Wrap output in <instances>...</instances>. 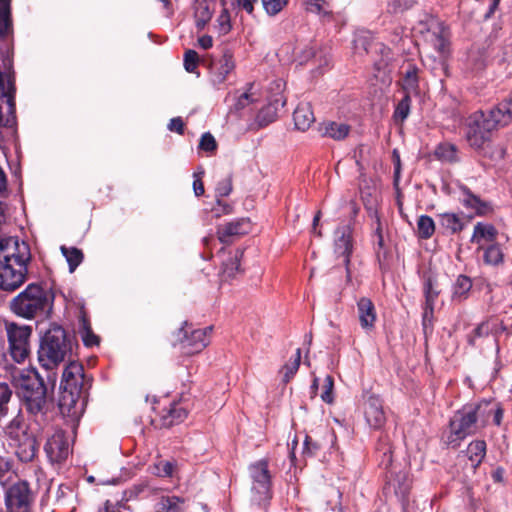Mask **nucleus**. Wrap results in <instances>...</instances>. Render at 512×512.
Returning <instances> with one entry per match:
<instances>
[{
    "label": "nucleus",
    "mask_w": 512,
    "mask_h": 512,
    "mask_svg": "<svg viewBox=\"0 0 512 512\" xmlns=\"http://www.w3.org/2000/svg\"><path fill=\"white\" fill-rule=\"evenodd\" d=\"M354 50L357 53H369L373 44L372 36L369 33H360L356 35L354 41Z\"/></svg>",
    "instance_id": "nucleus-47"
},
{
    "label": "nucleus",
    "mask_w": 512,
    "mask_h": 512,
    "mask_svg": "<svg viewBox=\"0 0 512 512\" xmlns=\"http://www.w3.org/2000/svg\"><path fill=\"white\" fill-rule=\"evenodd\" d=\"M78 334L86 347L98 346L100 344V337L93 332L90 320L84 308H81L79 314Z\"/></svg>",
    "instance_id": "nucleus-23"
},
{
    "label": "nucleus",
    "mask_w": 512,
    "mask_h": 512,
    "mask_svg": "<svg viewBox=\"0 0 512 512\" xmlns=\"http://www.w3.org/2000/svg\"><path fill=\"white\" fill-rule=\"evenodd\" d=\"M353 228L351 224L339 225L334 232V251L342 256L347 275H350V256L353 252Z\"/></svg>",
    "instance_id": "nucleus-13"
},
{
    "label": "nucleus",
    "mask_w": 512,
    "mask_h": 512,
    "mask_svg": "<svg viewBox=\"0 0 512 512\" xmlns=\"http://www.w3.org/2000/svg\"><path fill=\"white\" fill-rule=\"evenodd\" d=\"M411 97L410 94L404 93L403 98L397 104L394 111V118L396 121L403 122L410 113Z\"/></svg>",
    "instance_id": "nucleus-46"
},
{
    "label": "nucleus",
    "mask_w": 512,
    "mask_h": 512,
    "mask_svg": "<svg viewBox=\"0 0 512 512\" xmlns=\"http://www.w3.org/2000/svg\"><path fill=\"white\" fill-rule=\"evenodd\" d=\"M460 190L462 192L460 202L466 209L474 210L479 216L486 215L491 211L490 204L473 194L468 187L462 185Z\"/></svg>",
    "instance_id": "nucleus-22"
},
{
    "label": "nucleus",
    "mask_w": 512,
    "mask_h": 512,
    "mask_svg": "<svg viewBox=\"0 0 512 512\" xmlns=\"http://www.w3.org/2000/svg\"><path fill=\"white\" fill-rule=\"evenodd\" d=\"M435 156L438 160L447 163L459 161L457 146L449 142L440 143L435 149Z\"/></svg>",
    "instance_id": "nucleus-34"
},
{
    "label": "nucleus",
    "mask_w": 512,
    "mask_h": 512,
    "mask_svg": "<svg viewBox=\"0 0 512 512\" xmlns=\"http://www.w3.org/2000/svg\"><path fill=\"white\" fill-rule=\"evenodd\" d=\"M318 449V443L312 441V439L309 436H306L303 444V453L308 456H313Z\"/></svg>",
    "instance_id": "nucleus-60"
},
{
    "label": "nucleus",
    "mask_w": 512,
    "mask_h": 512,
    "mask_svg": "<svg viewBox=\"0 0 512 512\" xmlns=\"http://www.w3.org/2000/svg\"><path fill=\"white\" fill-rule=\"evenodd\" d=\"M189 404L186 399L173 401L168 407L162 409L160 414V425L169 428L173 425L182 423L188 416Z\"/></svg>",
    "instance_id": "nucleus-16"
},
{
    "label": "nucleus",
    "mask_w": 512,
    "mask_h": 512,
    "mask_svg": "<svg viewBox=\"0 0 512 512\" xmlns=\"http://www.w3.org/2000/svg\"><path fill=\"white\" fill-rule=\"evenodd\" d=\"M18 394L30 418L38 425L46 422L53 408L44 378L36 370L21 374L17 380Z\"/></svg>",
    "instance_id": "nucleus-3"
},
{
    "label": "nucleus",
    "mask_w": 512,
    "mask_h": 512,
    "mask_svg": "<svg viewBox=\"0 0 512 512\" xmlns=\"http://www.w3.org/2000/svg\"><path fill=\"white\" fill-rule=\"evenodd\" d=\"M13 390L11 386L0 381V424L9 414V405L12 401Z\"/></svg>",
    "instance_id": "nucleus-36"
},
{
    "label": "nucleus",
    "mask_w": 512,
    "mask_h": 512,
    "mask_svg": "<svg viewBox=\"0 0 512 512\" xmlns=\"http://www.w3.org/2000/svg\"><path fill=\"white\" fill-rule=\"evenodd\" d=\"M15 114V85L14 81L0 71V149L4 136L2 129L10 124V117Z\"/></svg>",
    "instance_id": "nucleus-12"
},
{
    "label": "nucleus",
    "mask_w": 512,
    "mask_h": 512,
    "mask_svg": "<svg viewBox=\"0 0 512 512\" xmlns=\"http://www.w3.org/2000/svg\"><path fill=\"white\" fill-rule=\"evenodd\" d=\"M199 57L196 51L187 50L184 54V67L187 72L194 73L197 69Z\"/></svg>",
    "instance_id": "nucleus-52"
},
{
    "label": "nucleus",
    "mask_w": 512,
    "mask_h": 512,
    "mask_svg": "<svg viewBox=\"0 0 512 512\" xmlns=\"http://www.w3.org/2000/svg\"><path fill=\"white\" fill-rule=\"evenodd\" d=\"M219 32L221 34H227L231 30L230 16L228 11L224 9L218 17Z\"/></svg>",
    "instance_id": "nucleus-58"
},
{
    "label": "nucleus",
    "mask_w": 512,
    "mask_h": 512,
    "mask_svg": "<svg viewBox=\"0 0 512 512\" xmlns=\"http://www.w3.org/2000/svg\"><path fill=\"white\" fill-rule=\"evenodd\" d=\"M232 191V177L229 175L217 183L216 195L217 197H226Z\"/></svg>",
    "instance_id": "nucleus-55"
},
{
    "label": "nucleus",
    "mask_w": 512,
    "mask_h": 512,
    "mask_svg": "<svg viewBox=\"0 0 512 512\" xmlns=\"http://www.w3.org/2000/svg\"><path fill=\"white\" fill-rule=\"evenodd\" d=\"M442 27L441 23L433 16L424 14L423 18L418 21V30L420 33L427 34V38L437 33L438 29Z\"/></svg>",
    "instance_id": "nucleus-41"
},
{
    "label": "nucleus",
    "mask_w": 512,
    "mask_h": 512,
    "mask_svg": "<svg viewBox=\"0 0 512 512\" xmlns=\"http://www.w3.org/2000/svg\"><path fill=\"white\" fill-rule=\"evenodd\" d=\"M357 315L360 326L366 332H371L375 328L377 313L374 303L370 298L361 297L357 301Z\"/></svg>",
    "instance_id": "nucleus-19"
},
{
    "label": "nucleus",
    "mask_w": 512,
    "mask_h": 512,
    "mask_svg": "<svg viewBox=\"0 0 512 512\" xmlns=\"http://www.w3.org/2000/svg\"><path fill=\"white\" fill-rule=\"evenodd\" d=\"M333 387L334 380L331 375H327L323 383V391L321 393V399L328 404L333 402Z\"/></svg>",
    "instance_id": "nucleus-53"
},
{
    "label": "nucleus",
    "mask_w": 512,
    "mask_h": 512,
    "mask_svg": "<svg viewBox=\"0 0 512 512\" xmlns=\"http://www.w3.org/2000/svg\"><path fill=\"white\" fill-rule=\"evenodd\" d=\"M235 62L230 51L226 50L222 57L216 61L211 68L212 81L214 84H222L227 76L234 70Z\"/></svg>",
    "instance_id": "nucleus-20"
},
{
    "label": "nucleus",
    "mask_w": 512,
    "mask_h": 512,
    "mask_svg": "<svg viewBox=\"0 0 512 512\" xmlns=\"http://www.w3.org/2000/svg\"><path fill=\"white\" fill-rule=\"evenodd\" d=\"M249 474L252 479L251 491L254 500L262 504L272 497L271 475L266 460H259L249 466Z\"/></svg>",
    "instance_id": "nucleus-11"
},
{
    "label": "nucleus",
    "mask_w": 512,
    "mask_h": 512,
    "mask_svg": "<svg viewBox=\"0 0 512 512\" xmlns=\"http://www.w3.org/2000/svg\"><path fill=\"white\" fill-rule=\"evenodd\" d=\"M472 287V282L469 277L460 275L458 276L455 286H454V295L455 296H464Z\"/></svg>",
    "instance_id": "nucleus-50"
},
{
    "label": "nucleus",
    "mask_w": 512,
    "mask_h": 512,
    "mask_svg": "<svg viewBox=\"0 0 512 512\" xmlns=\"http://www.w3.org/2000/svg\"><path fill=\"white\" fill-rule=\"evenodd\" d=\"M486 454V443L483 440L471 442L467 447V455L473 467H477Z\"/></svg>",
    "instance_id": "nucleus-35"
},
{
    "label": "nucleus",
    "mask_w": 512,
    "mask_h": 512,
    "mask_svg": "<svg viewBox=\"0 0 512 512\" xmlns=\"http://www.w3.org/2000/svg\"><path fill=\"white\" fill-rule=\"evenodd\" d=\"M36 492L27 480L11 483L4 492L5 512H33Z\"/></svg>",
    "instance_id": "nucleus-9"
},
{
    "label": "nucleus",
    "mask_w": 512,
    "mask_h": 512,
    "mask_svg": "<svg viewBox=\"0 0 512 512\" xmlns=\"http://www.w3.org/2000/svg\"><path fill=\"white\" fill-rule=\"evenodd\" d=\"M250 97L251 95L248 91L242 93L235 103V109L241 110L245 108L251 102Z\"/></svg>",
    "instance_id": "nucleus-63"
},
{
    "label": "nucleus",
    "mask_w": 512,
    "mask_h": 512,
    "mask_svg": "<svg viewBox=\"0 0 512 512\" xmlns=\"http://www.w3.org/2000/svg\"><path fill=\"white\" fill-rule=\"evenodd\" d=\"M155 512H185V500L178 496H162L155 505Z\"/></svg>",
    "instance_id": "nucleus-30"
},
{
    "label": "nucleus",
    "mask_w": 512,
    "mask_h": 512,
    "mask_svg": "<svg viewBox=\"0 0 512 512\" xmlns=\"http://www.w3.org/2000/svg\"><path fill=\"white\" fill-rule=\"evenodd\" d=\"M4 328L10 356L15 362L23 363L30 354L32 327L29 325H20L13 321H5Z\"/></svg>",
    "instance_id": "nucleus-8"
},
{
    "label": "nucleus",
    "mask_w": 512,
    "mask_h": 512,
    "mask_svg": "<svg viewBox=\"0 0 512 512\" xmlns=\"http://www.w3.org/2000/svg\"><path fill=\"white\" fill-rule=\"evenodd\" d=\"M13 441L17 445L16 455L21 462L29 463L35 460L40 447L38 432H24Z\"/></svg>",
    "instance_id": "nucleus-15"
},
{
    "label": "nucleus",
    "mask_w": 512,
    "mask_h": 512,
    "mask_svg": "<svg viewBox=\"0 0 512 512\" xmlns=\"http://www.w3.org/2000/svg\"><path fill=\"white\" fill-rule=\"evenodd\" d=\"M12 33L11 0H0V37L4 39Z\"/></svg>",
    "instance_id": "nucleus-29"
},
{
    "label": "nucleus",
    "mask_w": 512,
    "mask_h": 512,
    "mask_svg": "<svg viewBox=\"0 0 512 512\" xmlns=\"http://www.w3.org/2000/svg\"><path fill=\"white\" fill-rule=\"evenodd\" d=\"M420 69L411 61L405 62L401 67V86L404 93H417L419 89Z\"/></svg>",
    "instance_id": "nucleus-21"
},
{
    "label": "nucleus",
    "mask_w": 512,
    "mask_h": 512,
    "mask_svg": "<svg viewBox=\"0 0 512 512\" xmlns=\"http://www.w3.org/2000/svg\"><path fill=\"white\" fill-rule=\"evenodd\" d=\"M212 326L205 328H193L187 321L178 329L177 337L182 350L187 355H194L201 352L210 343Z\"/></svg>",
    "instance_id": "nucleus-10"
},
{
    "label": "nucleus",
    "mask_w": 512,
    "mask_h": 512,
    "mask_svg": "<svg viewBox=\"0 0 512 512\" xmlns=\"http://www.w3.org/2000/svg\"><path fill=\"white\" fill-rule=\"evenodd\" d=\"M376 452L380 458V466L385 469L392 464V445L387 435H382L377 443Z\"/></svg>",
    "instance_id": "nucleus-33"
},
{
    "label": "nucleus",
    "mask_w": 512,
    "mask_h": 512,
    "mask_svg": "<svg viewBox=\"0 0 512 512\" xmlns=\"http://www.w3.org/2000/svg\"><path fill=\"white\" fill-rule=\"evenodd\" d=\"M177 472V463L175 461L159 460L154 463L152 473L162 478H172Z\"/></svg>",
    "instance_id": "nucleus-37"
},
{
    "label": "nucleus",
    "mask_w": 512,
    "mask_h": 512,
    "mask_svg": "<svg viewBox=\"0 0 512 512\" xmlns=\"http://www.w3.org/2000/svg\"><path fill=\"white\" fill-rule=\"evenodd\" d=\"M14 460L11 457L0 456V481L2 482L6 475L12 471Z\"/></svg>",
    "instance_id": "nucleus-57"
},
{
    "label": "nucleus",
    "mask_w": 512,
    "mask_h": 512,
    "mask_svg": "<svg viewBox=\"0 0 512 512\" xmlns=\"http://www.w3.org/2000/svg\"><path fill=\"white\" fill-rule=\"evenodd\" d=\"M423 290L425 295V303H427L428 308L431 309V306H434L435 300L440 293L435 285V281L431 277H428L425 280Z\"/></svg>",
    "instance_id": "nucleus-49"
},
{
    "label": "nucleus",
    "mask_w": 512,
    "mask_h": 512,
    "mask_svg": "<svg viewBox=\"0 0 512 512\" xmlns=\"http://www.w3.org/2000/svg\"><path fill=\"white\" fill-rule=\"evenodd\" d=\"M196 17H197V20H196L197 27L203 28L206 25V23L209 21L211 14H210L208 8L205 7L203 10H201L199 13H197Z\"/></svg>",
    "instance_id": "nucleus-62"
},
{
    "label": "nucleus",
    "mask_w": 512,
    "mask_h": 512,
    "mask_svg": "<svg viewBox=\"0 0 512 512\" xmlns=\"http://www.w3.org/2000/svg\"><path fill=\"white\" fill-rule=\"evenodd\" d=\"M364 414L366 422L373 429H381L386 422L383 404L378 396L371 395L368 397L364 406Z\"/></svg>",
    "instance_id": "nucleus-18"
},
{
    "label": "nucleus",
    "mask_w": 512,
    "mask_h": 512,
    "mask_svg": "<svg viewBox=\"0 0 512 512\" xmlns=\"http://www.w3.org/2000/svg\"><path fill=\"white\" fill-rule=\"evenodd\" d=\"M497 235V230L493 225L490 224H483V223H477L474 226V232L471 238V241L479 242L481 239L486 240H494V238Z\"/></svg>",
    "instance_id": "nucleus-39"
},
{
    "label": "nucleus",
    "mask_w": 512,
    "mask_h": 512,
    "mask_svg": "<svg viewBox=\"0 0 512 512\" xmlns=\"http://www.w3.org/2000/svg\"><path fill=\"white\" fill-rule=\"evenodd\" d=\"M482 405H466L456 411L450 419V431L446 436V443L453 448L459 446L460 442L467 436L474 435L479 428L485 426L482 418Z\"/></svg>",
    "instance_id": "nucleus-7"
},
{
    "label": "nucleus",
    "mask_w": 512,
    "mask_h": 512,
    "mask_svg": "<svg viewBox=\"0 0 512 512\" xmlns=\"http://www.w3.org/2000/svg\"><path fill=\"white\" fill-rule=\"evenodd\" d=\"M251 223L247 218L231 221L217 228L218 239L221 243L229 245L238 237L249 233Z\"/></svg>",
    "instance_id": "nucleus-17"
},
{
    "label": "nucleus",
    "mask_w": 512,
    "mask_h": 512,
    "mask_svg": "<svg viewBox=\"0 0 512 512\" xmlns=\"http://www.w3.org/2000/svg\"><path fill=\"white\" fill-rule=\"evenodd\" d=\"M5 434L9 439L14 440L21 436L24 432H31L33 429L25 424L24 416L21 410L8 422L4 428Z\"/></svg>",
    "instance_id": "nucleus-28"
},
{
    "label": "nucleus",
    "mask_w": 512,
    "mask_h": 512,
    "mask_svg": "<svg viewBox=\"0 0 512 512\" xmlns=\"http://www.w3.org/2000/svg\"><path fill=\"white\" fill-rule=\"evenodd\" d=\"M44 451L51 463H61L69 455V444L63 430H56L46 441Z\"/></svg>",
    "instance_id": "nucleus-14"
},
{
    "label": "nucleus",
    "mask_w": 512,
    "mask_h": 512,
    "mask_svg": "<svg viewBox=\"0 0 512 512\" xmlns=\"http://www.w3.org/2000/svg\"><path fill=\"white\" fill-rule=\"evenodd\" d=\"M427 40L432 43L435 50H437L439 53L444 54L447 52L449 43L444 34L443 27L438 29L437 33L434 32L432 36H429Z\"/></svg>",
    "instance_id": "nucleus-48"
},
{
    "label": "nucleus",
    "mask_w": 512,
    "mask_h": 512,
    "mask_svg": "<svg viewBox=\"0 0 512 512\" xmlns=\"http://www.w3.org/2000/svg\"><path fill=\"white\" fill-rule=\"evenodd\" d=\"M279 100L264 106L256 115L255 123L258 128H263L274 122L277 118Z\"/></svg>",
    "instance_id": "nucleus-32"
},
{
    "label": "nucleus",
    "mask_w": 512,
    "mask_h": 512,
    "mask_svg": "<svg viewBox=\"0 0 512 512\" xmlns=\"http://www.w3.org/2000/svg\"><path fill=\"white\" fill-rule=\"evenodd\" d=\"M419 237L429 239L435 232V223L430 216L421 215L417 220Z\"/></svg>",
    "instance_id": "nucleus-43"
},
{
    "label": "nucleus",
    "mask_w": 512,
    "mask_h": 512,
    "mask_svg": "<svg viewBox=\"0 0 512 512\" xmlns=\"http://www.w3.org/2000/svg\"><path fill=\"white\" fill-rule=\"evenodd\" d=\"M31 259L28 245L16 238L0 239V289L15 291L27 279Z\"/></svg>",
    "instance_id": "nucleus-1"
},
{
    "label": "nucleus",
    "mask_w": 512,
    "mask_h": 512,
    "mask_svg": "<svg viewBox=\"0 0 512 512\" xmlns=\"http://www.w3.org/2000/svg\"><path fill=\"white\" fill-rule=\"evenodd\" d=\"M295 127L300 131H306L315 122V116L309 103H300L293 113Z\"/></svg>",
    "instance_id": "nucleus-25"
},
{
    "label": "nucleus",
    "mask_w": 512,
    "mask_h": 512,
    "mask_svg": "<svg viewBox=\"0 0 512 512\" xmlns=\"http://www.w3.org/2000/svg\"><path fill=\"white\" fill-rule=\"evenodd\" d=\"M438 223L446 234H457L465 228L463 219L451 212L440 213L437 215Z\"/></svg>",
    "instance_id": "nucleus-26"
},
{
    "label": "nucleus",
    "mask_w": 512,
    "mask_h": 512,
    "mask_svg": "<svg viewBox=\"0 0 512 512\" xmlns=\"http://www.w3.org/2000/svg\"><path fill=\"white\" fill-rule=\"evenodd\" d=\"M512 121V96L487 111H477L468 118L466 139L474 149H482L490 140L491 132Z\"/></svg>",
    "instance_id": "nucleus-2"
},
{
    "label": "nucleus",
    "mask_w": 512,
    "mask_h": 512,
    "mask_svg": "<svg viewBox=\"0 0 512 512\" xmlns=\"http://www.w3.org/2000/svg\"><path fill=\"white\" fill-rule=\"evenodd\" d=\"M198 147L202 151L211 153L217 149V142L211 133L206 132L201 136Z\"/></svg>",
    "instance_id": "nucleus-51"
},
{
    "label": "nucleus",
    "mask_w": 512,
    "mask_h": 512,
    "mask_svg": "<svg viewBox=\"0 0 512 512\" xmlns=\"http://www.w3.org/2000/svg\"><path fill=\"white\" fill-rule=\"evenodd\" d=\"M301 362V349L298 348L296 350L295 356L292 360L286 363L282 369L281 373H283V382L288 383L296 374L299 369Z\"/></svg>",
    "instance_id": "nucleus-42"
},
{
    "label": "nucleus",
    "mask_w": 512,
    "mask_h": 512,
    "mask_svg": "<svg viewBox=\"0 0 512 512\" xmlns=\"http://www.w3.org/2000/svg\"><path fill=\"white\" fill-rule=\"evenodd\" d=\"M306 10L323 16H330L331 10L327 0H306Z\"/></svg>",
    "instance_id": "nucleus-45"
},
{
    "label": "nucleus",
    "mask_w": 512,
    "mask_h": 512,
    "mask_svg": "<svg viewBox=\"0 0 512 512\" xmlns=\"http://www.w3.org/2000/svg\"><path fill=\"white\" fill-rule=\"evenodd\" d=\"M323 136L330 137L334 140H343L350 132V126L345 123L328 122L321 127Z\"/></svg>",
    "instance_id": "nucleus-31"
},
{
    "label": "nucleus",
    "mask_w": 512,
    "mask_h": 512,
    "mask_svg": "<svg viewBox=\"0 0 512 512\" xmlns=\"http://www.w3.org/2000/svg\"><path fill=\"white\" fill-rule=\"evenodd\" d=\"M415 3L416 0H392L389 7L394 13H401L410 9Z\"/></svg>",
    "instance_id": "nucleus-56"
},
{
    "label": "nucleus",
    "mask_w": 512,
    "mask_h": 512,
    "mask_svg": "<svg viewBox=\"0 0 512 512\" xmlns=\"http://www.w3.org/2000/svg\"><path fill=\"white\" fill-rule=\"evenodd\" d=\"M500 323L497 319H488L481 322L473 331L467 336V341L471 346L476 345L478 338L487 337L490 334H496L499 331Z\"/></svg>",
    "instance_id": "nucleus-27"
},
{
    "label": "nucleus",
    "mask_w": 512,
    "mask_h": 512,
    "mask_svg": "<svg viewBox=\"0 0 512 512\" xmlns=\"http://www.w3.org/2000/svg\"><path fill=\"white\" fill-rule=\"evenodd\" d=\"M53 301L54 296L48 290L31 283L10 301L9 308L24 319H44L50 315Z\"/></svg>",
    "instance_id": "nucleus-5"
},
{
    "label": "nucleus",
    "mask_w": 512,
    "mask_h": 512,
    "mask_svg": "<svg viewBox=\"0 0 512 512\" xmlns=\"http://www.w3.org/2000/svg\"><path fill=\"white\" fill-rule=\"evenodd\" d=\"M91 387V379L84 374L83 365L76 361H69L64 368L60 383L59 405L68 409L74 407L80 398H87Z\"/></svg>",
    "instance_id": "nucleus-6"
},
{
    "label": "nucleus",
    "mask_w": 512,
    "mask_h": 512,
    "mask_svg": "<svg viewBox=\"0 0 512 512\" xmlns=\"http://www.w3.org/2000/svg\"><path fill=\"white\" fill-rule=\"evenodd\" d=\"M261 2L269 15H276L287 4V0H261Z\"/></svg>",
    "instance_id": "nucleus-54"
},
{
    "label": "nucleus",
    "mask_w": 512,
    "mask_h": 512,
    "mask_svg": "<svg viewBox=\"0 0 512 512\" xmlns=\"http://www.w3.org/2000/svg\"><path fill=\"white\" fill-rule=\"evenodd\" d=\"M185 124L181 117L172 118L168 124V129L180 135L184 133Z\"/></svg>",
    "instance_id": "nucleus-61"
},
{
    "label": "nucleus",
    "mask_w": 512,
    "mask_h": 512,
    "mask_svg": "<svg viewBox=\"0 0 512 512\" xmlns=\"http://www.w3.org/2000/svg\"><path fill=\"white\" fill-rule=\"evenodd\" d=\"M61 252L63 256L66 258L68 265H69V271L72 273L76 270V268L80 265V263L83 261V253L80 249L76 247H61Z\"/></svg>",
    "instance_id": "nucleus-40"
},
{
    "label": "nucleus",
    "mask_w": 512,
    "mask_h": 512,
    "mask_svg": "<svg viewBox=\"0 0 512 512\" xmlns=\"http://www.w3.org/2000/svg\"><path fill=\"white\" fill-rule=\"evenodd\" d=\"M387 485V489H392L399 500L405 501L411 489V480L406 472L400 471L388 481Z\"/></svg>",
    "instance_id": "nucleus-24"
},
{
    "label": "nucleus",
    "mask_w": 512,
    "mask_h": 512,
    "mask_svg": "<svg viewBox=\"0 0 512 512\" xmlns=\"http://www.w3.org/2000/svg\"><path fill=\"white\" fill-rule=\"evenodd\" d=\"M243 252L237 250L235 255L222 265V275L225 279H232L240 271V259Z\"/></svg>",
    "instance_id": "nucleus-38"
},
{
    "label": "nucleus",
    "mask_w": 512,
    "mask_h": 512,
    "mask_svg": "<svg viewBox=\"0 0 512 512\" xmlns=\"http://www.w3.org/2000/svg\"><path fill=\"white\" fill-rule=\"evenodd\" d=\"M73 338L59 325H52L41 337L38 349V362L47 374V382L52 389L56 383V373L52 372L72 354Z\"/></svg>",
    "instance_id": "nucleus-4"
},
{
    "label": "nucleus",
    "mask_w": 512,
    "mask_h": 512,
    "mask_svg": "<svg viewBox=\"0 0 512 512\" xmlns=\"http://www.w3.org/2000/svg\"><path fill=\"white\" fill-rule=\"evenodd\" d=\"M483 258L486 264L498 265L503 261V252L498 244H492L485 249Z\"/></svg>",
    "instance_id": "nucleus-44"
},
{
    "label": "nucleus",
    "mask_w": 512,
    "mask_h": 512,
    "mask_svg": "<svg viewBox=\"0 0 512 512\" xmlns=\"http://www.w3.org/2000/svg\"><path fill=\"white\" fill-rule=\"evenodd\" d=\"M204 172L201 171L199 173H194L193 174V177H194V181H193V190H194V193L197 197L199 196H202L205 192V189H204V184H203V181H202V176H203Z\"/></svg>",
    "instance_id": "nucleus-59"
},
{
    "label": "nucleus",
    "mask_w": 512,
    "mask_h": 512,
    "mask_svg": "<svg viewBox=\"0 0 512 512\" xmlns=\"http://www.w3.org/2000/svg\"><path fill=\"white\" fill-rule=\"evenodd\" d=\"M257 0H236L238 6L242 7L248 13H252L254 9V3Z\"/></svg>",
    "instance_id": "nucleus-64"
}]
</instances>
